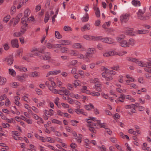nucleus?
<instances>
[{
    "label": "nucleus",
    "instance_id": "473e14b6",
    "mask_svg": "<svg viewBox=\"0 0 151 151\" xmlns=\"http://www.w3.org/2000/svg\"><path fill=\"white\" fill-rule=\"evenodd\" d=\"M39 76L38 75V73L36 71H35L34 72L31 73L30 76L32 77H35L36 76Z\"/></svg>",
    "mask_w": 151,
    "mask_h": 151
},
{
    "label": "nucleus",
    "instance_id": "c9c22d12",
    "mask_svg": "<svg viewBox=\"0 0 151 151\" xmlns=\"http://www.w3.org/2000/svg\"><path fill=\"white\" fill-rule=\"evenodd\" d=\"M90 94L93 96H99L100 95V93L98 92H93Z\"/></svg>",
    "mask_w": 151,
    "mask_h": 151
},
{
    "label": "nucleus",
    "instance_id": "a18cd8bd",
    "mask_svg": "<svg viewBox=\"0 0 151 151\" xmlns=\"http://www.w3.org/2000/svg\"><path fill=\"white\" fill-rule=\"evenodd\" d=\"M98 148H99L101 151H106V149L104 145H102L101 147H99Z\"/></svg>",
    "mask_w": 151,
    "mask_h": 151
},
{
    "label": "nucleus",
    "instance_id": "20e7f679",
    "mask_svg": "<svg viewBox=\"0 0 151 151\" xmlns=\"http://www.w3.org/2000/svg\"><path fill=\"white\" fill-rule=\"evenodd\" d=\"M91 126H88L89 128V130L91 132H92L94 133H96V130L95 129L94 126H96V123H94L93 122H92V123H91Z\"/></svg>",
    "mask_w": 151,
    "mask_h": 151
},
{
    "label": "nucleus",
    "instance_id": "bb28decb",
    "mask_svg": "<svg viewBox=\"0 0 151 151\" xmlns=\"http://www.w3.org/2000/svg\"><path fill=\"white\" fill-rule=\"evenodd\" d=\"M106 41V43L111 44L113 43L114 40L111 38L107 37Z\"/></svg>",
    "mask_w": 151,
    "mask_h": 151
},
{
    "label": "nucleus",
    "instance_id": "393cba45",
    "mask_svg": "<svg viewBox=\"0 0 151 151\" xmlns=\"http://www.w3.org/2000/svg\"><path fill=\"white\" fill-rule=\"evenodd\" d=\"M91 40L93 41L100 40L101 37L100 36H91Z\"/></svg>",
    "mask_w": 151,
    "mask_h": 151
},
{
    "label": "nucleus",
    "instance_id": "4468645a",
    "mask_svg": "<svg viewBox=\"0 0 151 151\" xmlns=\"http://www.w3.org/2000/svg\"><path fill=\"white\" fill-rule=\"evenodd\" d=\"M115 55L114 52H106L104 53L103 55L105 57L112 56Z\"/></svg>",
    "mask_w": 151,
    "mask_h": 151
},
{
    "label": "nucleus",
    "instance_id": "774afa93",
    "mask_svg": "<svg viewBox=\"0 0 151 151\" xmlns=\"http://www.w3.org/2000/svg\"><path fill=\"white\" fill-rule=\"evenodd\" d=\"M100 23V21L99 20H96L95 22V25L96 26H98Z\"/></svg>",
    "mask_w": 151,
    "mask_h": 151
},
{
    "label": "nucleus",
    "instance_id": "680f3d73",
    "mask_svg": "<svg viewBox=\"0 0 151 151\" xmlns=\"http://www.w3.org/2000/svg\"><path fill=\"white\" fill-rule=\"evenodd\" d=\"M4 49L5 50H8L9 49V47L8 44H5L4 45Z\"/></svg>",
    "mask_w": 151,
    "mask_h": 151
},
{
    "label": "nucleus",
    "instance_id": "ea45409f",
    "mask_svg": "<svg viewBox=\"0 0 151 151\" xmlns=\"http://www.w3.org/2000/svg\"><path fill=\"white\" fill-rule=\"evenodd\" d=\"M10 85L11 86L14 88H16V86H19L17 83L16 82L12 83H10Z\"/></svg>",
    "mask_w": 151,
    "mask_h": 151
},
{
    "label": "nucleus",
    "instance_id": "a19ab883",
    "mask_svg": "<svg viewBox=\"0 0 151 151\" xmlns=\"http://www.w3.org/2000/svg\"><path fill=\"white\" fill-rule=\"evenodd\" d=\"M116 73V72L113 70H109L108 72H107V73L111 75H114Z\"/></svg>",
    "mask_w": 151,
    "mask_h": 151
},
{
    "label": "nucleus",
    "instance_id": "0eeeda50",
    "mask_svg": "<svg viewBox=\"0 0 151 151\" xmlns=\"http://www.w3.org/2000/svg\"><path fill=\"white\" fill-rule=\"evenodd\" d=\"M28 25L27 24L25 23L21 27V32L22 34H24L28 28Z\"/></svg>",
    "mask_w": 151,
    "mask_h": 151
},
{
    "label": "nucleus",
    "instance_id": "9d476101",
    "mask_svg": "<svg viewBox=\"0 0 151 151\" xmlns=\"http://www.w3.org/2000/svg\"><path fill=\"white\" fill-rule=\"evenodd\" d=\"M93 9L95 11V14L96 16L97 17H99L100 16V14L99 8L95 6L93 7Z\"/></svg>",
    "mask_w": 151,
    "mask_h": 151
},
{
    "label": "nucleus",
    "instance_id": "7ed1b4c3",
    "mask_svg": "<svg viewBox=\"0 0 151 151\" xmlns=\"http://www.w3.org/2000/svg\"><path fill=\"white\" fill-rule=\"evenodd\" d=\"M120 18L121 22H126L129 19V15L128 14H126L121 16Z\"/></svg>",
    "mask_w": 151,
    "mask_h": 151
},
{
    "label": "nucleus",
    "instance_id": "a878e982",
    "mask_svg": "<svg viewBox=\"0 0 151 151\" xmlns=\"http://www.w3.org/2000/svg\"><path fill=\"white\" fill-rule=\"evenodd\" d=\"M55 37L58 39H60L62 37V35L60 34L59 32L58 31H55Z\"/></svg>",
    "mask_w": 151,
    "mask_h": 151
},
{
    "label": "nucleus",
    "instance_id": "603ef678",
    "mask_svg": "<svg viewBox=\"0 0 151 151\" xmlns=\"http://www.w3.org/2000/svg\"><path fill=\"white\" fill-rule=\"evenodd\" d=\"M61 52L63 53H65L67 51V48L66 47H62L60 50Z\"/></svg>",
    "mask_w": 151,
    "mask_h": 151
},
{
    "label": "nucleus",
    "instance_id": "cd10ccee",
    "mask_svg": "<svg viewBox=\"0 0 151 151\" xmlns=\"http://www.w3.org/2000/svg\"><path fill=\"white\" fill-rule=\"evenodd\" d=\"M9 74L13 76H14L16 75V72L13 69L10 68L9 69Z\"/></svg>",
    "mask_w": 151,
    "mask_h": 151
},
{
    "label": "nucleus",
    "instance_id": "c85d7f7f",
    "mask_svg": "<svg viewBox=\"0 0 151 151\" xmlns=\"http://www.w3.org/2000/svg\"><path fill=\"white\" fill-rule=\"evenodd\" d=\"M88 52L90 54H93L95 53V49L94 48H89L88 50Z\"/></svg>",
    "mask_w": 151,
    "mask_h": 151
},
{
    "label": "nucleus",
    "instance_id": "6e6552de",
    "mask_svg": "<svg viewBox=\"0 0 151 151\" xmlns=\"http://www.w3.org/2000/svg\"><path fill=\"white\" fill-rule=\"evenodd\" d=\"M90 29V25L88 24H87L81 28V30L82 32L88 30Z\"/></svg>",
    "mask_w": 151,
    "mask_h": 151
},
{
    "label": "nucleus",
    "instance_id": "052dcab7",
    "mask_svg": "<svg viewBox=\"0 0 151 151\" xmlns=\"http://www.w3.org/2000/svg\"><path fill=\"white\" fill-rule=\"evenodd\" d=\"M54 73H55L54 71H50L47 74V75H46V77H47L49 76L50 75H54Z\"/></svg>",
    "mask_w": 151,
    "mask_h": 151
},
{
    "label": "nucleus",
    "instance_id": "8fccbe9b",
    "mask_svg": "<svg viewBox=\"0 0 151 151\" xmlns=\"http://www.w3.org/2000/svg\"><path fill=\"white\" fill-rule=\"evenodd\" d=\"M101 128H104L105 129H106L107 128L106 126V123H102L101 126H100Z\"/></svg>",
    "mask_w": 151,
    "mask_h": 151
},
{
    "label": "nucleus",
    "instance_id": "9b49d317",
    "mask_svg": "<svg viewBox=\"0 0 151 151\" xmlns=\"http://www.w3.org/2000/svg\"><path fill=\"white\" fill-rule=\"evenodd\" d=\"M133 29L132 28H129L125 31V33L129 35H134L133 32Z\"/></svg>",
    "mask_w": 151,
    "mask_h": 151
},
{
    "label": "nucleus",
    "instance_id": "c756f323",
    "mask_svg": "<svg viewBox=\"0 0 151 151\" xmlns=\"http://www.w3.org/2000/svg\"><path fill=\"white\" fill-rule=\"evenodd\" d=\"M10 18V15H7L6 17L4 18L3 19V21L4 22L7 23Z\"/></svg>",
    "mask_w": 151,
    "mask_h": 151
},
{
    "label": "nucleus",
    "instance_id": "c03bdc74",
    "mask_svg": "<svg viewBox=\"0 0 151 151\" xmlns=\"http://www.w3.org/2000/svg\"><path fill=\"white\" fill-rule=\"evenodd\" d=\"M83 38L87 40H91V36L87 35H84L83 36Z\"/></svg>",
    "mask_w": 151,
    "mask_h": 151
},
{
    "label": "nucleus",
    "instance_id": "f3484780",
    "mask_svg": "<svg viewBox=\"0 0 151 151\" xmlns=\"http://www.w3.org/2000/svg\"><path fill=\"white\" fill-rule=\"evenodd\" d=\"M85 109L88 110H90L91 109H94V106L91 104H89L88 105H86L85 106Z\"/></svg>",
    "mask_w": 151,
    "mask_h": 151
},
{
    "label": "nucleus",
    "instance_id": "5701e85b",
    "mask_svg": "<svg viewBox=\"0 0 151 151\" xmlns=\"http://www.w3.org/2000/svg\"><path fill=\"white\" fill-rule=\"evenodd\" d=\"M137 33L139 34H145L148 32V31L146 30H140L137 31Z\"/></svg>",
    "mask_w": 151,
    "mask_h": 151
},
{
    "label": "nucleus",
    "instance_id": "338daca9",
    "mask_svg": "<svg viewBox=\"0 0 151 151\" xmlns=\"http://www.w3.org/2000/svg\"><path fill=\"white\" fill-rule=\"evenodd\" d=\"M36 91L37 93V94L39 95H41L42 94L41 91L40 89H36Z\"/></svg>",
    "mask_w": 151,
    "mask_h": 151
},
{
    "label": "nucleus",
    "instance_id": "49530a36",
    "mask_svg": "<svg viewBox=\"0 0 151 151\" xmlns=\"http://www.w3.org/2000/svg\"><path fill=\"white\" fill-rule=\"evenodd\" d=\"M73 46L76 48H80L81 45L79 43H76Z\"/></svg>",
    "mask_w": 151,
    "mask_h": 151
},
{
    "label": "nucleus",
    "instance_id": "423d86ee",
    "mask_svg": "<svg viewBox=\"0 0 151 151\" xmlns=\"http://www.w3.org/2000/svg\"><path fill=\"white\" fill-rule=\"evenodd\" d=\"M22 16V14L20 13L16 17L15 20L13 24V26L14 27L15 25L17 24L20 20V19L21 18Z\"/></svg>",
    "mask_w": 151,
    "mask_h": 151
},
{
    "label": "nucleus",
    "instance_id": "b1692460",
    "mask_svg": "<svg viewBox=\"0 0 151 151\" xmlns=\"http://www.w3.org/2000/svg\"><path fill=\"white\" fill-rule=\"evenodd\" d=\"M13 57L11 56L10 58H8L7 62H8V64L11 65L13 63Z\"/></svg>",
    "mask_w": 151,
    "mask_h": 151
},
{
    "label": "nucleus",
    "instance_id": "864d4df0",
    "mask_svg": "<svg viewBox=\"0 0 151 151\" xmlns=\"http://www.w3.org/2000/svg\"><path fill=\"white\" fill-rule=\"evenodd\" d=\"M71 124L73 126H76V124L78 123V122L76 120H72L71 121Z\"/></svg>",
    "mask_w": 151,
    "mask_h": 151
},
{
    "label": "nucleus",
    "instance_id": "f704fd0d",
    "mask_svg": "<svg viewBox=\"0 0 151 151\" xmlns=\"http://www.w3.org/2000/svg\"><path fill=\"white\" fill-rule=\"evenodd\" d=\"M50 90L53 93H58V90H57L53 88V87L50 86L49 88Z\"/></svg>",
    "mask_w": 151,
    "mask_h": 151
},
{
    "label": "nucleus",
    "instance_id": "58836bf2",
    "mask_svg": "<svg viewBox=\"0 0 151 151\" xmlns=\"http://www.w3.org/2000/svg\"><path fill=\"white\" fill-rule=\"evenodd\" d=\"M63 29L65 31H71V28L68 26H65L64 27Z\"/></svg>",
    "mask_w": 151,
    "mask_h": 151
},
{
    "label": "nucleus",
    "instance_id": "37998d69",
    "mask_svg": "<svg viewBox=\"0 0 151 151\" xmlns=\"http://www.w3.org/2000/svg\"><path fill=\"white\" fill-rule=\"evenodd\" d=\"M134 43V40L132 39H130L129 41L128 44L131 45H133Z\"/></svg>",
    "mask_w": 151,
    "mask_h": 151
},
{
    "label": "nucleus",
    "instance_id": "aec40b11",
    "mask_svg": "<svg viewBox=\"0 0 151 151\" xmlns=\"http://www.w3.org/2000/svg\"><path fill=\"white\" fill-rule=\"evenodd\" d=\"M89 19L88 15L87 13H86L85 16L83 17L82 19L81 20L82 22H86L88 21Z\"/></svg>",
    "mask_w": 151,
    "mask_h": 151
},
{
    "label": "nucleus",
    "instance_id": "6ab92c4d",
    "mask_svg": "<svg viewBox=\"0 0 151 151\" xmlns=\"http://www.w3.org/2000/svg\"><path fill=\"white\" fill-rule=\"evenodd\" d=\"M6 81V78L0 76V85H3L4 84Z\"/></svg>",
    "mask_w": 151,
    "mask_h": 151
},
{
    "label": "nucleus",
    "instance_id": "0e129e2a",
    "mask_svg": "<svg viewBox=\"0 0 151 151\" xmlns=\"http://www.w3.org/2000/svg\"><path fill=\"white\" fill-rule=\"evenodd\" d=\"M9 104H10V101L7 99H6L5 102V105L6 106H8Z\"/></svg>",
    "mask_w": 151,
    "mask_h": 151
},
{
    "label": "nucleus",
    "instance_id": "a211bd4d",
    "mask_svg": "<svg viewBox=\"0 0 151 151\" xmlns=\"http://www.w3.org/2000/svg\"><path fill=\"white\" fill-rule=\"evenodd\" d=\"M132 3L133 5L135 6H140V2L139 1L133 0L132 1Z\"/></svg>",
    "mask_w": 151,
    "mask_h": 151
},
{
    "label": "nucleus",
    "instance_id": "7c9ffc66",
    "mask_svg": "<svg viewBox=\"0 0 151 151\" xmlns=\"http://www.w3.org/2000/svg\"><path fill=\"white\" fill-rule=\"evenodd\" d=\"M93 88L96 90L97 91L99 92L101 91V86L95 85L94 87Z\"/></svg>",
    "mask_w": 151,
    "mask_h": 151
},
{
    "label": "nucleus",
    "instance_id": "2f4dec72",
    "mask_svg": "<svg viewBox=\"0 0 151 151\" xmlns=\"http://www.w3.org/2000/svg\"><path fill=\"white\" fill-rule=\"evenodd\" d=\"M77 62V61L76 60H73L71 61L70 63L68 65V67H70L71 65H75Z\"/></svg>",
    "mask_w": 151,
    "mask_h": 151
},
{
    "label": "nucleus",
    "instance_id": "69168bd1",
    "mask_svg": "<svg viewBox=\"0 0 151 151\" xmlns=\"http://www.w3.org/2000/svg\"><path fill=\"white\" fill-rule=\"evenodd\" d=\"M21 23L23 24V25L25 23H26V22L25 21V17H24L22 18L21 19Z\"/></svg>",
    "mask_w": 151,
    "mask_h": 151
},
{
    "label": "nucleus",
    "instance_id": "4c0bfd02",
    "mask_svg": "<svg viewBox=\"0 0 151 151\" xmlns=\"http://www.w3.org/2000/svg\"><path fill=\"white\" fill-rule=\"evenodd\" d=\"M143 67L148 68H151V62H148L147 63L144 64Z\"/></svg>",
    "mask_w": 151,
    "mask_h": 151
},
{
    "label": "nucleus",
    "instance_id": "3c124183",
    "mask_svg": "<svg viewBox=\"0 0 151 151\" xmlns=\"http://www.w3.org/2000/svg\"><path fill=\"white\" fill-rule=\"evenodd\" d=\"M79 82L80 81L78 80H75V83H74L75 87H76L77 86H79L80 84Z\"/></svg>",
    "mask_w": 151,
    "mask_h": 151
},
{
    "label": "nucleus",
    "instance_id": "1a4fd4ad",
    "mask_svg": "<svg viewBox=\"0 0 151 151\" xmlns=\"http://www.w3.org/2000/svg\"><path fill=\"white\" fill-rule=\"evenodd\" d=\"M75 111L78 114H82L85 115H87V113L84 112L82 109H75Z\"/></svg>",
    "mask_w": 151,
    "mask_h": 151
},
{
    "label": "nucleus",
    "instance_id": "39448f33",
    "mask_svg": "<svg viewBox=\"0 0 151 151\" xmlns=\"http://www.w3.org/2000/svg\"><path fill=\"white\" fill-rule=\"evenodd\" d=\"M11 44L13 47L18 48L19 45L18 44V40L17 39H13L11 40Z\"/></svg>",
    "mask_w": 151,
    "mask_h": 151
},
{
    "label": "nucleus",
    "instance_id": "de8ad7c7",
    "mask_svg": "<svg viewBox=\"0 0 151 151\" xmlns=\"http://www.w3.org/2000/svg\"><path fill=\"white\" fill-rule=\"evenodd\" d=\"M119 65H117L116 66L112 67L111 68L112 69L114 70H119Z\"/></svg>",
    "mask_w": 151,
    "mask_h": 151
},
{
    "label": "nucleus",
    "instance_id": "bf43d9fd",
    "mask_svg": "<svg viewBox=\"0 0 151 151\" xmlns=\"http://www.w3.org/2000/svg\"><path fill=\"white\" fill-rule=\"evenodd\" d=\"M69 92H70L68 90L65 89L63 91V94H65L66 95H68Z\"/></svg>",
    "mask_w": 151,
    "mask_h": 151
},
{
    "label": "nucleus",
    "instance_id": "f03ea898",
    "mask_svg": "<svg viewBox=\"0 0 151 151\" xmlns=\"http://www.w3.org/2000/svg\"><path fill=\"white\" fill-rule=\"evenodd\" d=\"M125 38V36L124 35H121L119 37H117L116 40L119 43L120 45L124 47H128L129 46V44H128L127 41L124 40Z\"/></svg>",
    "mask_w": 151,
    "mask_h": 151
},
{
    "label": "nucleus",
    "instance_id": "4d7b16f0",
    "mask_svg": "<svg viewBox=\"0 0 151 151\" xmlns=\"http://www.w3.org/2000/svg\"><path fill=\"white\" fill-rule=\"evenodd\" d=\"M61 105L64 108H69V106L67 104H65L64 103H62Z\"/></svg>",
    "mask_w": 151,
    "mask_h": 151
},
{
    "label": "nucleus",
    "instance_id": "e433bc0d",
    "mask_svg": "<svg viewBox=\"0 0 151 151\" xmlns=\"http://www.w3.org/2000/svg\"><path fill=\"white\" fill-rule=\"evenodd\" d=\"M135 105L132 104L131 105H127L125 106V108L126 109H129L131 108H135Z\"/></svg>",
    "mask_w": 151,
    "mask_h": 151
},
{
    "label": "nucleus",
    "instance_id": "2eb2a0df",
    "mask_svg": "<svg viewBox=\"0 0 151 151\" xmlns=\"http://www.w3.org/2000/svg\"><path fill=\"white\" fill-rule=\"evenodd\" d=\"M31 52H34L35 55L37 56H41V53L39 51L37 50L36 49H33L31 51Z\"/></svg>",
    "mask_w": 151,
    "mask_h": 151
},
{
    "label": "nucleus",
    "instance_id": "6e6d98bb",
    "mask_svg": "<svg viewBox=\"0 0 151 151\" xmlns=\"http://www.w3.org/2000/svg\"><path fill=\"white\" fill-rule=\"evenodd\" d=\"M6 95L5 94L1 96L0 97V99L2 101L3 100L6 99Z\"/></svg>",
    "mask_w": 151,
    "mask_h": 151
},
{
    "label": "nucleus",
    "instance_id": "ddd939ff",
    "mask_svg": "<svg viewBox=\"0 0 151 151\" xmlns=\"http://www.w3.org/2000/svg\"><path fill=\"white\" fill-rule=\"evenodd\" d=\"M51 57L50 56V53L47 52L45 53V56L43 57L44 60H48L50 59Z\"/></svg>",
    "mask_w": 151,
    "mask_h": 151
},
{
    "label": "nucleus",
    "instance_id": "72a5a7b5",
    "mask_svg": "<svg viewBox=\"0 0 151 151\" xmlns=\"http://www.w3.org/2000/svg\"><path fill=\"white\" fill-rule=\"evenodd\" d=\"M52 122L53 123H56L59 125H61L62 124V122L60 121L54 119H53L52 120Z\"/></svg>",
    "mask_w": 151,
    "mask_h": 151
},
{
    "label": "nucleus",
    "instance_id": "79ce46f5",
    "mask_svg": "<svg viewBox=\"0 0 151 151\" xmlns=\"http://www.w3.org/2000/svg\"><path fill=\"white\" fill-rule=\"evenodd\" d=\"M128 60L129 61H132L133 62L136 63L138 60L135 58H129Z\"/></svg>",
    "mask_w": 151,
    "mask_h": 151
},
{
    "label": "nucleus",
    "instance_id": "412c9836",
    "mask_svg": "<svg viewBox=\"0 0 151 151\" xmlns=\"http://www.w3.org/2000/svg\"><path fill=\"white\" fill-rule=\"evenodd\" d=\"M21 117L22 118V119L26 121L28 124H31L32 123V120L28 119L23 116H21Z\"/></svg>",
    "mask_w": 151,
    "mask_h": 151
},
{
    "label": "nucleus",
    "instance_id": "e2e57ef3",
    "mask_svg": "<svg viewBox=\"0 0 151 151\" xmlns=\"http://www.w3.org/2000/svg\"><path fill=\"white\" fill-rule=\"evenodd\" d=\"M113 79V78L112 76H110L106 77V80L108 81H110Z\"/></svg>",
    "mask_w": 151,
    "mask_h": 151
},
{
    "label": "nucleus",
    "instance_id": "f257e3e1",
    "mask_svg": "<svg viewBox=\"0 0 151 151\" xmlns=\"http://www.w3.org/2000/svg\"><path fill=\"white\" fill-rule=\"evenodd\" d=\"M145 8L142 7L140 8L137 13V17L139 19L142 20H145L149 19V16L143 15L145 12Z\"/></svg>",
    "mask_w": 151,
    "mask_h": 151
},
{
    "label": "nucleus",
    "instance_id": "13d9d810",
    "mask_svg": "<svg viewBox=\"0 0 151 151\" xmlns=\"http://www.w3.org/2000/svg\"><path fill=\"white\" fill-rule=\"evenodd\" d=\"M47 47L49 48H51L54 47L53 45L49 43L47 44Z\"/></svg>",
    "mask_w": 151,
    "mask_h": 151
},
{
    "label": "nucleus",
    "instance_id": "dca6fc26",
    "mask_svg": "<svg viewBox=\"0 0 151 151\" xmlns=\"http://www.w3.org/2000/svg\"><path fill=\"white\" fill-rule=\"evenodd\" d=\"M63 45H70V44L71 42L69 40H62L60 42Z\"/></svg>",
    "mask_w": 151,
    "mask_h": 151
},
{
    "label": "nucleus",
    "instance_id": "4be33fe9",
    "mask_svg": "<svg viewBox=\"0 0 151 151\" xmlns=\"http://www.w3.org/2000/svg\"><path fill=\"white\" fill-rule=\"evenodd\" d=\"M30 11L29 9H27L24 12V17L26 18H27L29 17V15L30 14Z\"/></svg>",
    "mask_w": 151,
    "mask_h": 151
},
{
    "label": "nucleus",
    "instance_id": "5fc2aeb1",
    "mask_svg": "<svg viewBox=\"0 0 151 151\" xmlns=\"http://www.w3.org/2000/svg\"><path fill=\"white\" fill-rule=\"evenodd\" d=\"M101 94L102 95L103 97L105 99H110V97L108 95L105 94L104 93H102Z\"/></svg>",
    "mask_w": 151,
    "mask_h": 151
},
{
    "label": "nucleus",
    "instance_id": "f8f14e48",
    "mask_svg": "<svg viewBox=\"0 0 151 151\" xmlns=\"http://www.w3.org/2000/svg\"><path fill=\"white\" fill-rule=\"evenodd\" d=\"M25 77H27V76L26 74H24L22 76H17V78L19 81H22L24 80Z\"/></svg>",
    "mask_w": 151,
    "mask_h": 151
},
{
    "label": "nucleus",
    "instance_id": "09e8293b",
    "mask_svg": "<svg viewBox=\"0 0 151 151\" xmlns=\"http://www.w3.org/2000/svg\"><path fill=\"white\" fill-rule=\"evenodd\" d=\"M23 34H22V32H21V31L20 32H18L15 33L14 34V35L15 36H16V37L20 36L21 35H22Z\"/></svg>",
    "mask_w": 151,
    "mask_h": 151
}]
</instances>
